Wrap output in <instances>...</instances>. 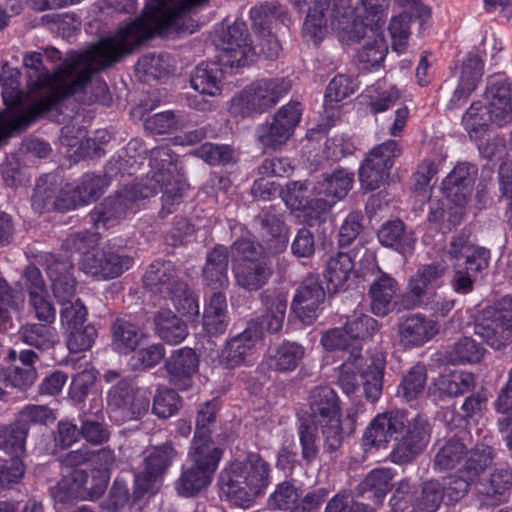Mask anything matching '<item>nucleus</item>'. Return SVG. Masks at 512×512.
Returning a JSON list of instances; mask_svg holds the SVG:
<instances>
[{
	"mask_svg": "<svg viewBox=\"0 0 512 512\" xmlns=\"http://www.w3.org/2000/svg\"><path fill=\"white\" fill-rule=\"evenodd\" d=\"M220 61L230 67H243L248 64L252 46L243 23H234L224 32L221 39Z\"/></svg>",
	"mask_w": 512,
	"mask_h": 512,
	"instance_id": "b1692460",
	"label": "nucleus"
},
{
	"mask_svg": "<svg viewBox=\"0 0 512 512\" xmlns=\"http://www.w3.org/2000/svg\"><path fill=\"white\" fill-rule=\"evenodd\" d=\"M353 184L354 173L340 168L332 173L323 174L314 184L312 192L315 196H324L338 202L347 196Z\"/></svg>",
	"mask_w": 512,
	"mask_h": 512,
	"instance_id": "473e14b6",
	"label": "nucleus"
},
{
	"mask_svg": "<svg viewBox=\"0 0 512 512\" xmlns=\"http://www.w3.org/2000/svg\"><path fill=\"white\" fill-rule=\"evenodd\" d=\"M436 446L433 468L439 472L455 469L467 456L465 443L456 436L439 441Z\"/></svg>",
	"mask_w": 512,
	"mask_h": 512,
	"instance_id": "4c0bfd02",
	"label": "nucleus"
},
{
	"mask_svg": "<svg viewBox=\"0 0 512 512\" xmlns=\"http://www.w3.org/2000/svg\"><path fill=\"white\" fill-rule=\"evenodd\" d=\"M355 266V260L348 253L338 252L327 261L325 278L327 289L336 293L344 287Z\"/></svg>",
	"mask_w": 512,
	"mask_h": 512,
	"instance_id": "79ce46f5",
	"label": "nucleus"
},
{
	"mask_svg": "<svg viewBox=\"0 0 512 512\" xmlns=\"http://www.w3.org/2000/svg\"><path fill=\"white\" fill-rule=\"evenodd\" d=\"M134 265V258L120 248L107 247L86 253L82 258V269L100 280L120 277Z\"/></svg>",
	"mask_w": 512,
	"mask_h": 512,
	"instance_id": "a211bd4d",
	"label": "nucleus"
},
{
	"mask_svg": "<svg viewBox=\"0 0 512 512\" xmlns=\"http://www.w3.org/2000/svg\"><path fill=\"white\" fill-rule=\"evenodd\" d=\"M223 71L216 62H202L191 75V86L201 94L215 96L220 93Z\"/></svg>",
	"mask_w": 512,
	"mask_h": 512,
	"instance_id": "ea45409f",
	"label": "nucleus"
},
{
	"mask_svg": "<svg viewBox=\"0 0 512 512\" xmlns=\"http://www.w3.org/2000/svg\"><path fill=\"white\" fill-rule=\"evenodd\" d=\"M355 90L353 80L346 75L335 76L328 84L324 98V108H334V106L343 99L351 95Z\"/></svg>",
	"mask_w": 512,
	"mask_h": 512,
	"instance_id": "0e129e2a",
	"label": "nucleus"
},
{
	"mask_svg": "<svg viewBox=\"0 0 512 512\" xmlns=\"http://www.w3.org/2000/svg\"><path fill=\"white\" fill-rule=\"evenodd\" d=\"M165 367L170 375V381L181 390L192 384V375L198 367V358L191 348H181L173 352L166 361Z\"/></svg>",
	"mask_w": 512,
	"mask_h": 512,
	"instance_id": "2f4dec72",
	"label": "nucleus"
},
{
	"mask_svg": "<svg viewBox=\"0 0 512 512\" xmlns=\"http://www.w3.org/2000/svg\"><path fill=\"white\" fill-rule=\"evenodd\" d=\"M447 255L454 273L450 282L453 291L460 295L471 293L478 275L489 266L490 251L471 243L468 235L460 233L452 238Z\"/></svg>",
	"mask_w": 512,
	"mask_h": 512,
	"instance_id": "20e7f679",
	"label": "nucleus"
},
{
	"mask_svg": "<svg viewBox=\"0 0 512 512\" xmlns=\"http://www.w3.org/2000/svg\"><path fill=\"white\" fill-rule=\"evenodd\" d=\"M466 461L460 468V473L468 476L469 480L476 482L480 475L491 466L494 460L493 448L485 444H477L469 452Z\"/></svg>",
	"mask_w": 512,
	"mask_h": 512,
	"instance_id": "8fccbe9b",
	"label": "nucleus"
},
{
	"mask_svg": "<svg viewBox=\"0 0 512 512\" xmlns=\"http://www.w3.org/2000/svg\"><path fill=\"white\" fill-rule=\"evenodd\" d=\"M480 154L489 160L497 159L503 161L499 168L500 190L502 196L508 200L509 217L512 219V151H506L505 139L499 135L489 137L486 141L478 144Z\"/></svg>",
	"mask_w": 512,
	"mask_h": 512,
	"instance_id": "412c9836",
	"label": "nucleus"
},
{
	"mask_svg": "<svg viewBox=\"0 0 512 512\" xmlns=\"http://www.w3.org/2000/svg\"><path fill=\"white\" fill-rule=\"evenodd\" d=\"M223 451L215 446L211 438L194 437L188 459L190 465L213 475L218 467Z\"/></svg>",
	"mask_w": 512,
	"mask_h": 512,
	"instance_id": "e433bc0d",
	"label": "nucleus"
},
{
	"mask_svg": "<svg viewBox=\"0 0 512 512\" xmlns=\"http://www.w3.org/2000/svg\"><path fill=\"white\" fill-rule=\"evenodd\" d=\"M260 303L262 306V314L259 324L257 325L258 331L261 335L264 331L269 333L279 332L284 323L286 310H287V294L281 289H266L259 295Z\"/></svg>",
	"mask_w": 512,
	"mask_h": 512,
	"instance_id": "bb28decb",
	"label": "nucleus"
},
{
	"mask_svg": "<svg viewBox=\"0 0 512 512\" xmlns=\"http://www.w3.org/2000/svg\"><path fill=\"white\" fill-rule=\"evenodd\" d=\"M147 290L170 299L176 310L182 315H198V301L183 280L182 271L171 261H154L143 275Z\"/></svg>",
	"mask_w": 512,
	"mask_h": 512,
	"instance_id": "f03ea898",
	"label": "nucleus"
},
{
	"mask_svg": "<svg viewBox=\"0 0 512 512\" xmlns=\"http://www.w3.org/2000/svg\"><path fill=\"white\" fill-rule=\"evenodd\" d=\"M462 123L472 140H479L493 124L486 106L480 101L473 102L462 117Z\"/></svg>",
	"mask_w": 512,
	"mask_h": 512,
	"instance_id": "3c124183",
	"label": "nucleus"
},
{
	"mask_svg": "<svg viewBox=\"0 0 512 512\" xmlns=\"http://www.w3.org/2000/svg\"><path fill=\"white\" fill-rule=\"evenodd\" d=\"M212 475L192 465L182 471L176 484V489L181 496H194L211 483Z\"/></svg>",
	"mask_w": 512,
	"mask_h": 512,
	"instance_id": "864d4df0",
	"label": "nucleus"
},
{
	"mask_svg": "<svg viewBox=\"0 0 512 512\" xmlns=\"http://www.w3.org/2000/svg\"><path fill=\"white\" fill-rule=\"evenodd\" d=\"M430 434L431 428L426 419L418 416L408 422L404 432L394 437L391 461L396 464L411 463L428 445Z\"/></svg>",
	"mask_w": 512,
	"mask_h": 512,
	"instance_id": "f3484780",
	"label": "nucleus"
},
{
	"mask_svg": "<svg viewBox=\"0 0 512 512\" xmlns=\"http://www.w3.org/2000/svg\"><path fill=\"white\" fill-rule=\"evenodd\" d=\"M408 420L406 414L400 410H391L380 413L374 417L364 433L366 444L374 447L386 446L395 436L404 432Z\"/></svg>",
	"mask_w": 512,
	"mask_h": 512,
	"instance_id": "5701e85b",
	"label": "nucleus"
},
{
	"mask_svg": "<svg viewBox=\"0 0 512 512\" xmlns=\"http://www.w3.org/2000/svg\"><path fill=\"white\" fill-rule=\"evenodd\" d=\"M437 333L436 322L421 313L405 315L398 323L399 342L405 348L420 347Z\"/></svg>",
	"mask_w": 512,
	"mask_h": 512,
	"instance_id": "a878e982",
	"label": "nucleus"
},
{
	"mask_svg": "<svg viewBox=\"0 0 512 512\" xmlns=\"http://www.w3.org/2000/svg\"><path fill=\"white\" fill-rule=\"evenodd\" d=\"M261 338L257 325L249 323L239 335L227 342L220 355V364L226 369H234L241 365L252 352L255 343Z\"/></svg>",
	"mask_w": 512,
	"mask_h": 512,
	"instance_id": "c85d7f7f",
	"label": "nucleus"
},
{
	"mask_svg": "<svg viewBox=\"0 0 512 512\" xmlns=\"http://www.w3.org/2000/svg\"><path fill=\"white\" fill-rule=\"evenodd\" d=\"M65 60L51 75L44 67L42 54L30 52L23 58V66L27 79V89L33 94L34 100L30 103L31 115L24 119V125H30L37 117L48 112L58 101V90L62 89L64 79L58 76L64 67Z\"/></svg>",
	"mask_w": 512,
	"mask_h": 512,
	"instance_id": "423d86ee",
	"label": "nucleus"
},
{
	"mask_svg": "<svg viewBox=\"0 0 512 512\" xmlns=\"http://www.w3.org/2000/svg\"><path fill=\"white\" fill-rule=\"evenodd\" d=\"M474 333L499 350L512 343V296L503 297L496 307L485 308L474 325Z\"/></svg>",
	"mask_w": 512,
	"mask_h": 512,
	"instance_id": "9d476101",
	"label": "nucleus"
},
{
	"mask_svg": "<svg viewBox=\"0 0 512 512\" xmlns=\"http://www.w3.org/2000/svg\"><path fill=\"white\" fill-rule=\"evenodd\" d=\"M18 340L40 351L54 348L59 342L55 328L44 323H26L17 333Z\"/></svg>",
	"mask_w": 512,
	"mask_h": 512,
	"instance_id": "58836bf2",
	"label": "nucleus"
},
{
	"mask_svg": "<svg viewBox=\"0 0 512 512\" xmlns=\"http://www.w3.org/2000/svg\"><path fill=\"white\" fill-rule=\"evenodd\" d=\"M447 269V265L441 262L421 265L408 281L401 299L402 306L405 309L427 307L434 293L431 291V286L445 276Z\"/></svg>",
	"mask_w": 512,
	"mask_h": 512,
	"instance_id": "dca6fc26",
	"label": "nucleus"
},
{
	"mask_svg": "<svg viewBox=\"0 0 512 512\" xmlns=\"http://www.w3.org/2000/svg\"><path fill=\"white\" fill-rule=\"evenodd\" d=\"M475 386L476 380L474 374L466 371L453 372L442 381L443 391L453 397L472 392Z\"/></svg>",
	"mask_w": 512,
	"mask_h": 512,
	"instance_id": "338daca9",
	"label": "nucleus"
},
{
	"mask_svg": "<svg viewBox=\"0 0 512 512\" xmlns=\"http://www.w3.org/2000/svg\"><path fill=\"white\" fill-rule=\"evenodd\" d=\"M156 195V188L140 183L127 185L123 190L107 197L101 207L91 215L94 225L98 228L102 223L104 227L114 226L124 219L127 212L141 200Z\"/></svg>",
	"mask_w": 512,
	"mask_h": 512,
	"instance_id": "f8f14e48",
	"label": "nucleus"
},
{
	"mask_svg": "<svg viewBox=\"0 0 512 512\" xmlns=\"http://www.w3.org/2000/svg\"><path fill=\"white\" fill-rule=\"evenodd\" d=\"M167 30L184 31L176 29L171 18L152 8V4L148 5L142 17L119 28L115 35L100 40L85 51L72 52L65 59L58 75L64 79L63 93L73 95L84 104L108 105L111 101L108 86L95 75L131 54L146 40Z\"/></svg>",
	"mask_w": 512,
	"mask_h": 512,
	"instance_id": "f257e3e1",
	"label": "nucleus"
},
{
	"mask_svg": "<svg viewBox=\"0 0 512 512\" xmlns=\"http://www.w3.org/2000/svg\"><path fill=\"white\" fill-rule=\"evenodd\" d=\"M402 153V148L395 140H387L374 147L359 168V181L362 189L375 191L384 186L389 177L395 159Z\"/></svg>",
	"mask_w": 512,
	"mask_h": 512,
	"instance_id": "9b49d317",
	"label": "nucleus"
},
{
	"mask_svg": "<svg viewBox=\"0 0 512 512\" xmlns=\"http://www.w3.org/2000/svg\"><path fill=\"white\" fill-rule=\"evenodd\" d=\"M426 379V368L418 363L403 377L398 393L402 394L407 401L414 400L423 392Z\"/></svg>",
	"mask_w": 512,
	"mask_h": 512,
	"instance_id": "e2e57ef3",
	"label": "nucleus"
},
{
	"mask_svg": "<svg viewBox=\"0 0 512 512\" xmlns=\"http://www.w3.org/2000/svg\"><path fill=\"white\" fill-rule=\"evenodd\" d=\"M290 136L286 134L273 119L270 123L260 125L256 130V139L265 150L281 148Z\"/></svg>",
	"mask_w": 512,
	"mask_h": 512,
	"instance_id": "774afa93",
	"label": "nucleus"
},
{
	"mask_svg": "<svg viewBox=\"0 0 512 512\" xmlns=\"http://www.w3.org/2000/svg\"><path fill=\"white\" fill-rule=\"evenodd\" d=\"M149 167V183L141 184L155 187L156 193L162 191L159 216L165 218L182 202L187 184L182 179L176 156L168 147H156L150 151Z\"/></svg>",
	"mask_w": 512,
	"mask_h": 512,
	"instance_id": "7ed1b4c3",
	"label": "nucleus"
},
{
	"mask_svg": "<svg viewBox=\"0 0 512 512\" xmlns=\"http://www.w3.org/2000/svg\"><path fill=\"white\" fill-rule=\"evenodd\" d=\"M304 355L305 349L303 346L296 342L287 341L269 352L266 363L270 370L288 373L299 366Z\"/></svg>",
	"mask_w": 512,
	"mask_h": 512,
	"instance_id": "f704fd0d",
	"label": "nucleus"
},
{
	"mask_svg": "<svg viewBox=\"0 0 512 512\" xmlns=\"http://www.w3.org/2000/svg\"><path fill=\"white\" fill-rule=\"evenodd\" d=\"M46 272L51 280L55 298L60 304L75 298L76 281L73 275V263L64 256L46 254L44 256Z\"/></svg>",
	"mask_w": 512,
	"mask_h": 512,
	"instance_id": "4be33fe9",
	"label": "nucleus"
},
{
	"mask_svg": "<svg viewBox=\"0 0 512 512\" xmlns=\"http://www.w3.org/2000/svg\"><path fill=\"white\" fill-rule=\"evenodd\" d=\"M109 185V180L104 175L99 176L91 173L83 175L71 190L70 204H73L72 209L78 205L96 201Z\"/></svg>",
	"mask_w": 512,
	"mask_h": 512,
	"instance_id": "37998d69",
	"label": "nucleus"
},
{
	"mask_svg": "<svg viewBox=\"0 0 512 512\" xmlns=\"http://www.w3.org/2000/svg\"><path fill=\"white\" fill-rule=\"evenodd\" d=\"M445 499V486L436 479L421 484L410 512H436Z\"/></svg>",
	"mask_w": 512,
	"mask_h": 512,
	"instance_id": "de8ad7c7",
	"label": "nucleus"
},
{
	"mask_svg": "<svg viewBox=\"0 0 512 512\" xmlns=\"http://www.w3.org/2000/svg\"><path fill=\"white\" fill-rule=\"evenodd\" d=\"M329 9L328 0H317L309 9L306 20L303 26V33L306 37L320 41L327 29V16L326 12Z\"/></svg>",
	"mask_w": 512,
	"mask_h": 512,
	"instance_id": "603ef678",
	"label": "nucleus"
},
{
	"mask_svg": "<svg viewBox=\"0 0 512 512\" xmlns=\"http://www.w3.org/2000/svg\"><path fill=\"white\" fill-rule=\"evenodd\" d=\"M73 204L59 195V188L40 180L32 196V207L39 213L51 210L65 211L72 209Z\"/></svg>",
	"mask_w": 512,
	"mask_h": 512,
	"instance_id": "c03bdc74",
	"label": "nucleus"
},
{
	"mask_svg": "<svg viewBox=\"0 0 512 512\" xmlns=\"http://www.w3.org/2000/svg\"><path fill=\"white\" fill-rule=\"evenodd\" d=\"M391 473L386 469L372 470L359 484L360 493H372L377 502L390 491Z\"/></svg>",
	"mask_w": 512,
	"mask_h": 512,
	"instance_id": "680f3d73",
	"label": "nucleus"
},
{
	"mask_svg": "<svg viewBox=\"0 0 512 512\" xmlns=\"http://www.w3.org/2000/svg\"><path fill=\"white\" fill-rule=\"evenodd\" d=\"M484 347L470 337H462L448 350L449 360L454 364L478 363L484 356Z\"/></svg>",
	"mask_w": 512,
	"mask_h": 512,
	"instance_id": "13d9d810",
	"label": "nucleus"
},
{
	"mask_svg": "<svg viewBox=\"0 0 512 512\" xmlns=\"http://www.w3.org/2000/svg\"><path fill=\"white\" fill-rule=\"evenodd\" d=\"M222 489L227 497L239 506H248L260 495L259 490L250 489L249 471L245 460L233 461L221 473Z\"/></svg>",
	"mask_w": 512,
	"mask_h": 512,
	"instance_id": "aec40b11",
	"label": "nucleus"
},
{
	"mask_svg": "<svg viewBox=\"0 0 512 512\" xmlns=\"http://www.w3.org/2000/svg\"><path fill=\"white\" fill-rule=\"evenodd\" d=\"M112 345L120 353L135 351L145 334L140 327L123 318L116 319L111 326Z\"/></svg>",
	"mask_w": 512,
	"mask_h": 512,
	"instance_id": "a19ab883",
	"label": "nucleus"
},
{
	"mask_svg": "<svg viewBox=\"0 0 512 512\" xmlns=\"http://www.w3.org/2000/svg\"><path fill=\"white\" fill-rule=\"evenodd\" d=\"M398 291L399 285L396 279L377 268L368 290L372 313L380 317L388 315L393 310V300Z\"/></svg>",
	"mask_w": 512,
	"mask_h": 512,
	"instance_id": "cd10ccee",
	"label": "nucleus"
},
{
	"mask_svg": "<svg viewBox=\"0 0 512 512\" xmlns=\"http://www.w3.org/2000/svg\"><path fill=\"white\" fill-rule=\"evenodd\" d=\"M108 481L109 475L101 470H74L57 483L52 496L59 503L95 500L103 495Z\"/></svg>",
	"mask_w": 512,
	"mask_h": 512,
	"instance_id": "1a4fd4ad",
	"label": "nucleus"
},
{
	"mask_svg": "<svg viewBox=\"0 0 512 512\" xmlns=\"http://www.w3.org/2000/svg\"><path fill=\"white\" fill-rule=\"evenodd\" d=\"M292 88L287 77L261 79L233 97L230 112L242 118L264 113L273 108Z\"/></svg>",
	"mask_w": 512,
	"mask_h": 512,
	"instance_id": "0eeeda50",
	"label": "nucleus"
},
{
	"mask_svg": "<svg viewBox=\"0 0 512 512\" xmlns=\"http://www.w3.org/2000/svg\"><path fill=\"white\" fill-rule=\"evenodd\" d=\"M298 438L301 447V457L306 465H311L318 457L317 427L308 421H302L298 428Z\"/></svg>",
	"mask_w": 512,
	"mask_h": 512,
	"instance_id": "052dcab7",
	"label": "nucleus"
},
{
	"mask_svg": "<svg viewBox=\"0 0 512 512\" xmlns=\"http://www.w3.org/2000/svg\"><path fill=\"white\" fill-rule=\"evenodd\" d=\"M20 72L10 67L7 63L2 66L0 82L2 85V97L4 103L10 110L7 120L12 130H23L29 125H24V119L30 116L31 104L34 100L33 94L27 89L26 92L19 89Z\"/></svg>",
	"mask_w": 512,
	"mask_h": 512,
	"instance_id": "ddd939ff",
	"label": "nucleus"
},
{
	"mask_svg": "<svg viewBox=\"0 0 512 512\" xmlns=\"http://www.w3.org/2000/svg\"><path fill=\"white\" fill-rule=\"evenodd\" d=\"M232 272L235 284L247 291L262 289L270 280L273 270L261 245L241 238L230 246Z\"/></svg>",
	"mask_w": 512,
	"mask_h": 512,
	"instance_id": "39448f33",
	"label": "nucleus"
},
{
	"mask_svg": "<svg viewBox=\"0 0 512 512\" xmlns=\"http://www.w3.org/2000/svg\"><path fill=\"white\" fill-rule=\"evenodd\" d=\"M308 401L311 415L319 422L339 417V399L331 387H314L309 393Z\"/></svg>",
	"mask_w": 512,
	"mask_h": 512,
	"instance_id": "c9c22d12",
	"label": "nucleus"
},
{
	"mask_svg": "<svg viewBox=\"0 0 512 512\" xmlns=\"http://www.w3.org/2000/svg\"><path fill=\"white\" fill-rule=\"evenodd\" d=\"M229 256L230 248L224 245H216L207 252L202 268V280L206 286L215 290L229 286Z\"/></svg>",
	"mask_w": 512,
	"mask_h": 512,
	"instance_id": "7c9ffc66",
	"label": "nucleus"
},
{
	"mask_svg": "<svg viewBox=\"0 0 512 512\" xmlns=\"http://www.w3.org/2000/svg\"><path fill=\"white\" fill-rule=\"evenodd\" d=\"M325 300V291L318 275H308L299 285L291 303V309L304 324H312Z\"/></svg>",
	"mask_w": 512,
	"mask_h": 512,
	"instance_id": "6ab92c4d",
	"label": "nucleus"
},
{
	"mask_svg": "<svg viewBox=\"0 0 512 512\" xmlns=\"http://www.w3.org/2000/svg\"><path fill=\"white\" fill-rule=\"evenodd\" d=\"M27 435V428L16 419L10 425L0 428V449L22 457L26 451Z\"/></svg>",
	"mask_w": 512,
	"mask_h": 512,
	"instance_id": "6e6d98bb",
	"label": "nucleus"
},
{
	"mask_svg": "<svg viewBox=\"0 0 512 512\" xmlns=\"http://www.w3.org/2000/svg\"><path fill=\"white\" fill-rule=\"evenodd\" d=\"M377 237L383 246L391 247L401 254L411 252L416 242L414 232L407 229L400 219L383 223Z\"/></svg>",
	"mask_w": 512,
	"mask_h": 512,
	"instance_id": "72a5a7b5",
	"label": "nucleus"
},
{
	"mask_svg": "<svg viewBox=\"0 0 512 512\" xmlns=\"http://www.w3.org/2000/svg\"><path fill=\"white\" fill-rule=\"evenodd\" d=\"M383 370L384 363L377 358L362 373L365 397L371 402L377 401L382 394Z\"/></svg>",
	"mask_w": 512,
	"mask_h": 512,
	"instance_id": "69168bd1",
	"label": "nucleus"
},
{
	"mask_svg": "<svg viewBox=\"0 0 512 512\" xmlns=\"http://www.w3.org/2000/svg\"><path fill=\"white\" fill-rule=\"evenodd\" d=\"M208 0H152V8L159 10L172 23L176 24V29L188 30L186 25L187 16L194 9L202 6Z\"/></svg>",
	"mask_w": 512,
	"mask_h": 512,
	"instance_id": "a18cd8bd",
	"label": "nucleus"
},
{
	"mask_svg": "<svg viewBox=\"0 0 512 512\" xmlns=\"http://www.w3.org/2000/svg\"><path fill=\"white\" fill-rule=\"evenodd\" d=\"M339 36L348 45L361 44L356 57L363 69L378 67L385 60L388 45L378 26L353 20L350 26L339 27Z\"/></svg>",
	"mask_w": 512,
	"mask_h": 512,
	"instance_id": "6e6552de",
	"label": "nucleus"
},
{
	"mask_svg": "<svg viewBox=\"0 0 512 512\" xmlns=\"http://www.w3.org/2000/svg\"><path fill=\"white\" fill-rule=\"evenodd\" d=\"M177 452L172 442L147 448L144 452V468L135 474V495L141 497L145 493L154 492L155 485L167 472Z\"/></svg>",
	"mask_w": 512,
	"mask_h": 512,
	"instance_id": "2eb2a0df",
	"label": "nucleus"
},
{
	"mask_svg": "<svg viewBox=\"0 0 512 512\" xmlns=\"http://www.w3.org/2000/svg\"><path fill=\"white\" fill-rule=\"evenodd\" d=\"M186 119L182 114L166 111L148 116L144 128L154 134H165L184 127Z\"/></svg>",
	"mask_w": 512,
	"mask_h": 512,
	"instance_id": "bf43d9fd",
	"label": "nucleus"
},
{
	"mask_svg": "<svg viewBox=\"0 0 512 512\" xmlns=\"http://www.w3.org/2000/svg\"><path fill=\"white\" fill-rule=\"evenodd\" d=\"M254 26L262 30H270L276 28L285 18V10L277 2H266L256 6L250 11Z\"/></svg>",
	"mask_w": 512,
	"mask_h": 512,
	"instance_id": "5fc2aeb1",
	"label": "nucleus"
},
{
	"mask_svg": "<svg viewBox=\"0 0 512 512\" xmlns=\"http://www.w3.org/2000/svg\"><path fill=\"white\" fill-rule=\"evenodd\" d=\"M107 405L111 412L123 421L143 417L149 409V398L132 380L125 378L115 383L107 393Z\"/></svg>",
	"mask_w": 512,
	"mask_h": 512,
	"instance_id": "4468645a",
	"label": "nucleus"
},
{
	"mask_svg": "<svg viewBox=\"0 0 512 512\" xmlns=\"http://www.w3.org/2000/svg\"><path fill=\"white\" fill-rule=\"evenodd\" d=\"M24 302L21 290L13 288L3 277H0V331L12 327V311H18Z\"/></svg>",
	"mask_w": 512,
	"mask_h": 512,
	"instance_id": "09e8293b",
	"label": "nucleus"
},
{
	"mask_svg": "<svg viewBox=\"0 0 512 512\" xmlns=\"http://www.w3.org/2000/svg\"><path fill=\"white\" fill-rule=\"evenodd\" d=\"M260 244L264 251L277 254L284 251L288 244V231L283 220L274 209H263L255 218Z\"/></svg>",
	"mask_w": 512,
	"mask_h": 512,
	"instance_id": "393cba45",
	"label": "nucleus"
},
{
	"mask_svg": "<svg viewBox=\"0 0 512 512\" xmlns=\"http://www.w3.org/2000/svg\"><path fill=\"white\" fill-rule=\"evenodd\" d=\"M154 324L157 335L170 344L180 343L188 334L186 324L168 309L158 311Z\"/></svg>",
	"mask_w": 512,
	"mask_h": 512,
	"instance_id": "49530a36",
	"label": "nucleus"
},
{
	"mask_svg": "<svg viewBox=\"0 0 512 512\" xmlns=\"http://www.w3.org/2000/svg\"><path fill=\"white\" fill-rule=\"evenodd\" d=\"M478 169L470 163H460L443 181V190L453 203L466 204L473 189Z\"/></svg>",
	"mask_w": 512,
	"mask_h": 512,
	"instance_id": "c756f323",
	"label": "nucleus"
},
{
	"mask_svg": "<svg viewBox=\"0 0 512 512\" xmlns=\"http://www.w3.org/2000/svg\"><path fill=\"white\" fill-rule=\"evenodd\" d=\"M323 346L329 350H340L349 352L350 360L360 359V346L354 343V338L348 332V326L343 328H335L327 332L321 339Z\"/></svg>",
	"mask_w": 512,
	"mask_h": 512,
	"instance_id": "4d7b16f0",
	"label": "nucleus"
}]
</instances>
